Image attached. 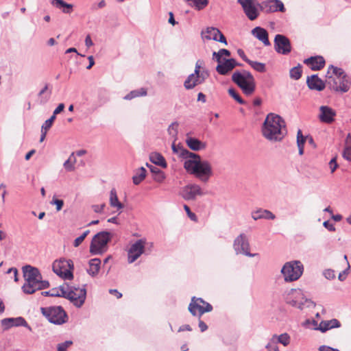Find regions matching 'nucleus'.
<instances>
[{
  "label": "nucleus",
  "instance_id": "61",
  "mask_svg": "<svg viewBox=\"0 0 351 351\" xmlns=\"http://www.w3.org/2000/svg\"><path fill=\"white\" fill-rule=\"evenodd\" d=\"M64 104H60L58 106V107L54 110L53 115H54L56 117V114H58L60 113L61 112H62L64 110Z\"/></svg>",
  "mask_w": 351,
  "mask_h": 351
},
{
  "label": "nucleus",
  "instance_id": "19",
  "mask_svg": "<svg viewBox=\"0 0 351 351\" xmlns=\"http://www.w3.org/2000/svg\"><path fill=\"white\" fill-rule=\"evenodd\" d=\"M2 326L4 329H8L12 326H24L31 330V327L28 325L25 319L22 317L16 318H5L1 321Z\"/></svg>",
  "mask_w": 351,
  "mask_h": 351
},
{
  "label": "nucleus",
  "instance_id": "22",
  "mask_svg": "<svg viewBox=\"0 0 351 351\" xmlns=\"http://www.w3.org/2000/svg\"><path fill=\"white\" fill-rule=\"evenodd\" d=\"M304 62L308 65H310L311 69L313 71H318L322 69L325 64V60L322 56L311 57L306 59Z\"/></svg>",
  "mask_w": 351,
  "mask_h": 351
},
{
  "label": "nucleus",
  "instance_id": "9",
  "mask_svg": "<svg viewBox=\"0 0 351 351\" xmlns=\"http://www.w3.org/2000/svg\"><path fill=\"white\" fill-rule=\"evenodd\" d=\"M112 237V234L108 231H101L96 234L90 245V253L93 255L105 253L108 250V244Z\"/></svg>",
  "mask_w": 351,
  "mask_h": 351
},
{
  "label": "nucleus",
  "instance_id": "46",
  "mask_svg": "<svg viewBox=\"0 0 351 351\" xmlns=\"http://www.w3.org/2000/svg\"><path fill=\"white\" fill-rule=\"evenodd\" d=\"M178 123L173 122L168 128V133L173 137H176L178 134Z\"/></svg>",
  "mask_w": 351,
  "mask_h": 351
},
{
  "label": "nucleus",
  "instance_id": "2",
  "mask_svg": "<svg viewBox=\"0 0 351 351\" xmlns=\"http://www.w3.org/2000/svg\"><path fill=\"white\" fill-rule=\"evenodd\" d=\"M262 132L263 136L270 141H282L286 135L285 121L278 114H269L264 121Z\"/></svg>",
  "mask_w": 351,
  "mask_h": 351
},
{
  "label": "nucleus",
  "instance_id": "14",
  "mask_svg": "<svg viewBox=\"0 0 351 351\" xmlns=\"http://www.w3.org/2000/svg\"><path fill=\"white\" fill-rule=\"evenodd\" d=\"M238 3L241 4L245 14L250 20L254 21L258 17V11L256 5L260 4L256 3V0H238Z\"/></svg>",
  "mask_w": 351,
  "mask_h": 351
},
{
  "label": "nucleus",
  "instance_id": "25",
  "mask_svg": "<svg viewBox=\"0 0 351 351\" xmlns=\"http://www.w3.org/2000/svg\"><path fill=\"white\" fill-rule=\"evenodd\" d=\"M186 143L191 149L195 152L204 149L206 147V143L191 136L186 137Z\"/></svg>",
  "mask_w": 351,
  "mask_h": 351
},
{
  "label": "nucleus",
  "instance_id": "30",
  "mask_svg": "<svg viewBox=\"0 0 351 351\" xmlns=\"http://www.w3.org/2000/svg\"><path fill=\"white\" fill-rule=\"evenodd\" d=\"M51 5L58 9H62L64 14H71L73 12V5L67 3L63 0H51Z\"/></svg>",
  "mask_w": 351,
  "mask_h": 351
},
{
  "label": "nucleus",
  "instance_id": "63",
  "mask_svg": "<svg viewBox=\"0 0 351 351\" xmlns=\"http://www.w3.org/2000/svg\"><path fill=\"white\" fill-rule=\"evenodd\" d=\"M202 63H203V61L200 60H198L196 62L195 71H194V73H195V74H198V72H199L201 71L200 69H201Z\"/></svg>",
  "mask_w": 351,
  "mask_h": 351
},
{
  "label": "nucleus",
  "instance_id": "5",
  "mask_svg": "<svg viewBox=\"0 0 351 351\" xmlns=\"http://www.w3.org/2000/svg\"><path fill=\"white\" fill-rule=\"evenodd\" d=\"M232 82L236 84L246 95H252L256 89L254 76L247 71H235L232 75Z\"/></svg>",
  "mask_w": 351,
  "mask_h": 351
},
{
  "label": "nucleus",
  "instance_id": "54",
  "mask_svg": "<svg viewBox=\"0 0 351 351\" xmlns=\"http://www.w3.org/2000/svg\"><path fill=\"white\" fill-rule=\"evenodd\" d=\"M198 77L201 80L202 82L204 83V81L209 77V72L206 69H203L198 72Z\"/></svg>",
  "mask_w": 351,
  "mask_h": 351
},
{
  "label": "nucleus",
  "instance_id": "62",
  "mask_svg": "<svg viewBox=\"0 0 351 351\" xmlns=\"http://www.w3.org/2000/svg\"><path fill=\"white\" fill-rule=\"evenodd\" d=\"M237 53L239 54V56L245 61L247 63L249 62V61L250 60V59H248L247 58V56H245L244 51L243 49H239L237 50Z\"/></svg>",
  "mask_w": 351,
  "mask_h": 351
},
{
  "label": "nucleus",
  "instance_id": "7",
  "mask_svg": "<svg viewBox=\"0 0 351 351\" xmlns=\"http://www.w3.org/2000/svg\"><path fill=\"white\" fill-rule=\"evenodd\" d=\"M304 270V265L300 261L294 260L286 262L280 273L286 282H292L298 280L303 274Z\"/></svg>",
  "mask_w": 351,
  "mask_h": 351
},
{
  "label": "nucleus",
  "instance_id": "64",
  "mask_svg": "<svg viewBox=\"0 0 351 351\" xmlns=\"http://www.w3.org/2000/svg\"><path fill=\"white\" fill-rule=\"evenodd\" d=\"M84 239L82 236L78 237L74 240L73 246L75 247H78L84 241Z\"/></svg>",
  "mask_w": 351,
  "mask_h": 351
},
{
  "label": "nucleus",
  "instance_id": "43",
  "mask_svg": "<svg viewBox=\"0 0 351 351\" xmlns=\"http://www.w3.org/2000/svg\"><path fill=\"white\" fill-rule=\"evenodd\" d=\"M48 87H49V85L47 84H45L44 88L38 93V96L40 97H41L40 101V104H45L46 102L48 101V100L50 98L51 91H49L48 94L43 96V95L45 93V92L48 90Z\"/></svg>",
  "mask_w": 351,
  "mask_h": 351
},
{
  "label": "nucleus",
  "instance_id": "12",
  "mask_svg": "<svg viewBox=\"0 0 351 351\" xmlns=\"http://www.w3.org/2000/svg\"><path fill=\"white\" fill-rule=\"evenodd\" d=\"M274 49L278 53L289 54L291 51V44L289 39L282 34H276L274 38Z\"/></svg>",
  "mask_w": 351,
  "mask_h": 351
},
{
  "label": "nucleus",
  "instance_id": "60",
  "mask_svg": "<svg viewBox=\"0 0 351 351\" xmlns=\"http://www.w3.org/2000/svg\"><path fill=\"white\" fill-rule=\"evenodd\" d=\"M323 226L329 231H335V226L332 223H330L328 221H324Z\"/></svg>",
  "mask_w": 351,
  "mask_h": 351
},
{
  "label": "nucleus",
  "instance_id": "37",
  "mask_svg": "<svg viewBox=\"0 0 351 351\" xmlns=\"http://www.w3.org/2000/svg\"><path fill=\"white\" fill-rule=\"evenodd\" d=\"M75 162L76 158L75 157V153L73 152L69 158L64 162L63 166L67 171H73L75 170Z\"/></svg>",
  "mask_w": 351,
  "mask_h": 351
},
{
  "label": "nucleus",
  "instance_id": "34",
  "mask_svg": "<svg viewBox=\"0 0 351 351\" xmlns=\"http://www.w3.org/2000/svg\"><path fill=\"white\" fill-rule=\"evenodd\" d=\"M146 177V169L144 167L139 168L132 177L133 183L139 184Z\"/></svg>",
  "mask_w": 351,
  "mask_h": 351
},
{
  "label": "nucleus",
  "instance_id": "40",
  "mask_svg": "<svg viewBox=\"0 0 351 351\" xmlns=\"http://www.w3.org/2000/svg\"><path fill=\"white\" fill-rule=\"evenodd\" d=\"M343 157L348 160L351 161V135H348L346 140V145L343 152Z\"/></svg>",
  "mask_w": 351,
  "mask_h": 351
},
{
  "label": "nucleus",
  "instance_id": "28",
  "mask_svg": "<svg viewBox=\"0 0 351 351\" xmlns=\"http://www.w3.org/2000/svg\"><path fill=\"white\" fill-rule=\"evenodd\" d=\"M341 326L340 322L337 319H332L328 321H322L319 324V330L324 332L330 329L339 328Z\"/></svg>",
  "mask_w": 351,
  "mask_h": 351
},
{
  "label": "nucleus",
  "instance_id": "41",
  "mask_svg": "<svg viewBox=\"0 0 351 351\" xmlns=\"http://www.w3.org/2000/svg\"><path fill=\"white\" fill-rule=\"evenodd\" d=\"M248 64L256 71L264 73L266 71L265 64L264 63L250 60Z\"/></svg>",
  "mask_w": 351,
  "mask_h": 351
},
{
  "label": "nucleus",
  "instance_id": "33",
  "mask_svg": "<svg viewBox=\"0 0 351 351\" xmlns=\"http://www.w3.org/2000/svg\"><path fill=\"white\" fill-rule=\"evenodd\" d=\"M150 160L154 164L160 166L163 168L167 167V162L164 158V157L159 153H152L150 155Z\"/></svg>",
  "mask_w": 351,
  "mask_h": 351
},
{
  "label": "nucleus",
  "instance_id": "11",
  "mask_svg": "<svg viewBox=\"0 0 351 351\" xmlns=\"http://www.w3.org/2000/svg\"><path fill=\"white\" fill-rule=\"evenodd\" d=\"M234 250L237 254H243L248 257H254L258 254H252L250 252V246L247 236L241 233L234 241Z\"/></svg>",
  "mask_w": 351,
  "mask_h": 351
},
{
  "label": "nucleus",
  "instance_id": "50",
  "mask_svg": "<svg viewBox=\"0 0 351 351\" xmlns=\"http://www.w3.org/2000/svg\"><path fill=\"white\" fill-rule=\"evenodd\" d=\"M306 137L303 136L302 131L299 130L297 132V145H304Z\"/></svg>",
  "mask_w": 351,
  "mask_h": 351
},
{
  "label": "nucleus",
  "instance_id": "10",
  "mask_svg": "<svg viewBox=\"0 0 351 351\" xmlns=\"http://www.w3.org/2000/svg\"><path fill=\"white\" fill-rule=\"evenodd\" d=\"M43 315L55 324H62L66 322V314L61 306H50L40 308Z\"/></svg>",
  "mask_w": 351,
  "mask_h": 351
},
{
  "label": "nucleus",
  "instance_id": "32",
  "mask_svg": "<svg viewBox=\"0 0 351 351\" xmlns=\"http://www.w3.org/2000/svg\"><path fill=\"white\" fill-rule=\"evenodd\" d=\"M276 342L278 343H280L285 347L288 346L291 342V337L287 332H284L281 335H273L271 336Z\"/></svg>",
  "mask_w": 351,
  "mask_h": 351
},
{
  "label": "nucleus",
  "instance_id": "15",
  "mask_svg": "<svg viewBox=\"0 0 351 351\" xmlns=\"http://www.w3.org/2000/svg\"><path fill=\"white\" fill-rule=\"evenodd\" d=\"M180 195L185 200H194L197 196H202L204 193L198 184H189L182 188Z\"/></svg>",
  "mask_w": 351,
  "mask_h": 351
},
{
  "label": "nucleus",
  "instance_id": "6",
  "mask_svg": "<svg viewBox=\"0 0 351 351\" xmlns=\"http://www.w3.org/2000/svg\"><path fill=\"white\" fill-rule=\"evenodd\" d=\"M285 301L287 304L300 310L315 306V303L311 300L306 298L302 290L300 289H291L289 290L286 294Z\"/></svg>",
  "mask_w": 351,
  "mask_h": 351
},
{
  "label": "nucleus",
  "instance_id": "44",
  "mask_svg": "<svg viewBox=\"0 0 351 351\" xmlns=\"http://www.w3.org/2000/svg\"><path fill=\"white\" fill-rule=\"evenodd\" d=\"M265 349L267 351H280L276 340L272 337L269 339L268 343L265 346Z\"/></svg>",
  "mask_w": 351,
  "mask_h": 351
},
{
  "label": "nucleus",
  "instance_id": "4",
  "mask_svg": "<svg viewBox=\"0 0 351 351\" xmlns=\"http://www.w3.org/2000/svg\"><path fill=\"white\" fill-rule=\"evenodd\" d=\"M327 75H328L327 84L331 89L342 93H346L349 90L350 80L342 69L331 65L328 68Z\"/></svg>",
  "mask_w": 351,
  "mask_h": 351
},
{
  "label": "nucleus",
  "instance_id": "55",
  "mask_svg": "<svg viewBox=\"0 0 351 351\" xmlns=\"http://www.w3.org/2000/svg\"><path fill=\"white\" fill-rule=\"evenodd\" d=\"M324 276H325L326 278H327L328 280H332V279L335 278V277L334 270L330 269L324 270Z\"/></svg>",
  "mask_w": 351,
  "mask_h": 351
},
{
  "label": "nucleus",
  "instance_id": "24",
  "mask_svg": "<svg viewBox=\"0 0 351 351\" xmlns=\"http://www.w3.org/2000/svg\"><path fill=\"white\" fill-rule=\"evenodd\" d=\"M307 85L310 89L321 91L324 89V83L317 77V75H313L308 77L306 80Z\"/></svg>",
  "mask_w": 351,
  "mask_h": 351
},
{
  "label": "nucleus",
  "instance_id": "52",
  "mask_svg": "<svg viewBox=\"0 0 351 351\" xmlns=\"http://www.w3.org/2000/svg\"><path fill=\"white\" fill-rule=\"evenodd\" d=\"M72 343L71 341H66L64 343H59L58 345V351H66L67 348L72 345Z\"/></svg>",
  "mask_w": 351,
  "mask_h": 351
},
{
  "label": "nucleus",
  "instance_id": "23",
  "mask_svg": "<svg viewBox=\"0 0 351 351\" xmlns=\"http://www.w3.org/2000/svg\"><path fill=\"white\" fill-rule=\"evenodd\" d=\"M252 34L265 46H269L271 45L268 38V33L264 28L256 27L252 30Z\"/></svg>",
  "mask_w": 351,
  "mask_h": 351
},
{
  "label": "nucleus",
  "instance_id": "48",
  "mask_svg": "<svg viewBox=\"0 0 351 351\" xmlns=\"http://www.w3.org/2000/svg\"><path fill=\"white\" fill-rule=\"evenodd\" d=\"M56 117L52 115L49 119L46 120L44 124L42 125V128L45 130H48L52 125Z\"/></svg>",
  "mask_w": 351,
  "mask_h": 351
},
{
  "label": "nucleus",
  "instance_id": "56",
  "mask_svg": "<svg viewBox=\"0 0 351 351\" xmlns=\"http://www.w3.org/2000/svg\"><path fill=\"white\" fill-rule=\"evenodd\" d=\"M184 208L187 213L188 217L193 221H197V217L195 213H192L187 205H184Z\"/></svg>",
  "mask_w": 351,
  "mask_h": 351
},
{
  "label": "nucleus",
  "instance_id": "17",
  "mask_svg": "<svg viewBox=\"0 0 351 351\" xmlns=\"http://www.w3.org/2000/svg\"><path fill=\"white\" fill-rule=\"evenodd\" d=\"M237 66H241V64L235 59L223 58V60H220V63H218L216 71L220 75H226Z\"/></svg>",
  "mask_w": 351,
  "mask_h": 351
},
{
  "label": "nucleus",
  "instance_id": "42",
  "mask_svg": "<svg viewBox=\"0 0 351 351\" xmlns=\"http://www.w3.org/2000/svg\"><path fill=\"white\" fill-rule=\"evenodd\" d=\"M301 68L302 67L300 64L298 66H295V67L292 68L289 72L290 77L293 80H299L302 75V69Z\"/></svg>",
  "mask_w": 351,
  "mask_h": 351
},
{
  "label": "nucleus",
  "instance_id": "3",
  "mask_svg": "<svg viewBox=\"0 0 351 351\" xmlns=\"http://www.w3.org/2000/svg\"><path fill=\"white\" fill-rule=\"evenodd\" d=\"M23 277L25 282L22 287L25 293L32 294L37 290H41L49 287V282L43 280L42 275L36 267L25 265L23 267Z\"/></svg>",
  "mask_w": 351,
  "mask_h": 351
},
{
  "label": "nucleus",
  "instance_id": "20",
  "mask_svg": "<svg viewBox=\"0 0 351 351\" xmlns=\"http://www.w3.org/2000/svg\"><path fill=\"white\" fill-rule=\"evenodd\" d=\"M319 110V117L322 122L331 123L334 120L336 113L333 109L326 106H322Z\"/></svg>",
  "mask_w": 351,
  "mask_h": 351
},
{
  "label": "nucleus",
  "instance_id": "59",
  "mask_svg": "<svg viewBox=\"0 0 351 351\" xmlns=\"http://www.w3.org/2000/svg\"><path fill=\"white\" fill-rule=\"evenodd\" d=\"M329 167L330 169L331 173H333L337 168L338 167V164L337 163L336 157L332 158L329 162Z\"/></svg>",
  "mask_w": 351,
  "mask_h": 351
},
{
  "label": "nucleus",
  "instance_id": "45",
  "mask_svg": "<svg viewBox=\"0 0 351 351\" xmlns=\"http://www.w3.org/2000/svg\"><path fill=\"white\" fill-rule=\"evenodd\" d=\"M229 95L240 104H245V101L241 97L239 93L234 88L228 89Z\"/></svg>",
  "mask_w": 351,
  "mask_h": 351
},
{
  "label": "nucleus",
  "instance_id": "1",
  "mask_svg": "<svg viewBox=\"0 0 351 351\" xmlns=\"http://www.w3.org/2000/svg\"><path fill=\"white\" fill-rule=\"evenodd\" d=\"M171 147L174 154L184 160L183 166L189 173L195 176L204 182H206L212 176L213 169L209 161L202 160L199 155L189 152L175 143L172 144Z\"/></svg>",
  "mask_w": 351,
  "mask_h": 351
},
{
  "label": "nucleus",
  "instance_id": "57",
  "mask_svg": "<svg viewBox=\"0 0 351 351\" xmlns=\"http://www.w3.org/2000/svg\"><path fill=\"white\" fill-rule=\"evenodd\" d=\"M165 178V173L161 170L154 176V180L158 182H162Z\"/></svg>",
  "mask_w": 351,
  "mask_h": 351
},
{
  "label": "nucleus",
  "instance_id": "18",
  "mask_svg": "<svg viewBox=\"0 0 351 351\" xmlns=\"http://www.w3.org/2000/svg\"><path fill=\"white\" fill-rule=\"evenodd\" d=\"M261 9L267 13L275 12L277 11L284 12L285 8L283 3L280 0H267L259 5Z\"/></svg>",
  "mask_w": 351,
  "mask_h": 351
},
{
  "label": "nucleus",
  "instance_id": "29",
  "mask_svg": "<svg viewBox=\"0 0 351 351\" xmlns=\"http://www.w3.org/2000/svg\"><path fill=\"white\" fill-rule=\"evenodd\" d=\"M69 266L70 268H73V264L71 261H56L53 262L52 265V269L54 273H56L58 276H61L62 274V271Z\"/></svg>",
  "mask_w": 351,
  "mask_h": 351
},
{
  "label": "nucleus",
  "instance_id": "35",
  "mask_svg": "<svg viewBox=\"0 0 351 351\" xmlns=\"http://www.w3.org/2000/svg\"><path fill=\"white\" fill-rule=\"evenodd\" d=\"M147 95V90L145 88H141L139 89L132 90L128 95L124 97V99L130 100L134 98Z\"/></svg>",
  "mask_w": 351,
  "mask_h": 351
},
{
  "label": "nucleus",
  "instance_id": "16",
  "mask_svg": "<svg viewBox=\"0 0 351 351\" xmlns=\"http://www.w3.org/2000/svg\"><path fill=\"white\" fill-rule=\"evenodd\" d=\"M145 241L139 239L133 243L128 251V263H132L138 258L145 251Z\"/></svg>",
  "mask_w": 351,
  "mask_h": 351
},
{
  "label": "nucleus",
  "instance_id": "49",
  "mask_svg": "<svg viewBox=\"0 0 351 351\" xmlns=\"http://www.w3.org/2000/svg\"><path fill=\"white\" fill-rule=\"evenodd\" d=\"M106 207V204L103 203L101 204H94L91 206L93 210L96 213H103L104 208Z\"/></svg>",
  "mask_w": 351,
  "mask_h": 351
},
{
  "label": "nucleus",
  "instance_id": "21",
  "mask_svg": "<svg viewBox=\"0 0 351 351\" xmlns=\"http://www.w3.org/2000/svg\"><path fill=\"white\" fill-rule=\"evenodd\" d=\"M251 217L254 220H258L261 219L274 220L276 218L274 214L270 210L267 209L258 208L251 213Z\"/></svg>",
  "mask_w": 351,
  "mask_h": 351
},
{
  "label": "nucleus",
  "instance_id": "38",
  "mask_svg": "<svg viewBox=\"0 0 351 351\" xmlns=\"http://www.w3.org/2000/svg\"><path fill=\"white\" fill-rule=\"evenodd\" d=\"M231 53L229 50L226 49H221L218 51L213 53V59L216 60L217 63H220V60H223V56H230Z\"/></svg>",
  "mask_w": 351,
  "mask_h": 351
},
{
  "label": "nucleus",
  "instance_id": "51",
  "mask_svg": "<svg viewBox=\"0 0 351 351\" xmlns=\"http://www.w3.org/2000/svg\"><path fill=\"white\" fill-rule=\"evenodd\" d=\"M60 276L66 280H71L73 278V275L70 269H66V267L62 271V274Z\"/></svg>",
  "mask_w": 351,
  "mask_h": 351
},
{
  "label": "nucleus",
  "instance_id": "27",
  "mask_svg": "<svg viewBox=\"0 0 351 351\" xmlns=\"http://www.w3.org/2000/svg\"><path fill=\"white\" fill-rule=\"evenodd\" d=\"M201 84H202V82L198 77V74L193 73L187 77L184 82V86L186 89L191 90Z\"/></svg>",
  "mask_w": 351,
  "mask_h": 351
},
{
  "label": "nucleus",
  "instance_id": "58",
  "mask_svg": "<svg viewBox=\"0 0 351 351\" xmlns=\"http://www.w3.org/2000/svg\"><path fill=\"white\" fill-rule=\"evenodd\" d=\"M350 268V264L348 263L347 268L339 274L338 278L340 281H343L346 279V275L348 274Z\"/></svg>",
  "mask_w": 351,
  "mask_h": 351
},
{
  "label": "nucleus",
  "instance_id": "36",
  "mask_svg": "<svg viewBox=\"0 0 351 351\" xmlns=\"http://www.w3.org/2000/svg\"><path fill=\"white\" fill-rule=\"evenodd\" d=\"M206 35L204 36V38L207 40H217L220 30L215 27H208L206 30Z\"/></svg>",
  "mask_w": 351,
  "mask_h": 351
},
{
  "label": "nucleus",
  "instance_id": "8",
  "mask_svg": "<svg viewBox=\"0 0 351 351\" xmlns=\"http://www.w3.org/2000/svg\"><path fill=\"white\" fill-rule=\"evenodd\" d=\"M213 310V306L209 303L205 302L201 298L193 297L191 302L189 306V312L193 315H197V311L199 313V328L201 332H204L207 330V325L200 319V317L204 313L210 312Z\"/></svg>",
  "mask_w": 351,
  "mask_h": 351
},
{
  "label": "nucleus",
  "instance_id": "13",
  "mask_svg": "<svg viewBox=\"0 0 351 351\" xmlns=\"http://www.w3.org/2000/svg\"><path fill=\"white\" fill-rule=\"evenodd\" d=\"M72 298H69L74 306L80 308L84 303L86 297V291L84 287L82 288L71 287L70 295Z\"/></svg>",
  "mask_w": 351,
  "mask_h": 351
},
{
  "label": "nucleus",
  "instance_id": "53",
  "mask_svg": "<svg viewBox=\"0 0 351 351\" xmlns=\"http://www.w3.org/2000/svg\"><path fill=\"white\" fill-rule=\"evenodd\" d=\"M51 204L56 205L57 211H60L64 205V202L62 199H58L53 197L51 202Z\"/></svg>",
  "mask_w": 351,
  "mask_h": 351
},
{
  "label": "nucleus",
  "instance_id": "26",
  "mask_svg": "<svg viewBox=\"0 0 351 351\" xmlns=\"http://www.w3.org/2000/svg\"><path fill=\"white\" fill-rule=\"evenodd\" d=\"M109 203L111 207L117 209V212H118L119 214L121 213L124 205L119 202L117 191L114 189H112L110 192Z\"/></svg>",
  "mask_w": 351,
  "mask_h": 351
},
{
  "label": "nucleus",
  "instance_id": "47",
  "mask_svg": "<svg viewBox=\"0 0 351 351\" xmlns=\"http://www.w3.org/2000/svg\"><path fill=\"white\" fill-rule=\"evenodd\" d=\"M59 289H60V292H59L58 297L64 298L68 300H69V298H72V297L69 296L70 295V287H68V289H66L64 287V286H60Z\"/></svg>",
  "mask_w": 351,
  "mask_h": 351
},
{
  "label": "nucleus",
  "instance_id": "31",
  "mask_svg": "<svg viewBox=\"0 0 351 351\" xmlns=\"http://www.w3.org/2000/svg\"><path fill=\"white\" fill-rule=\"evenodd\" d=\"M101 265V261L99 258H92L88 262V268L86 269L87 273L94 277L97 275Z\"/></svg>",
  "mask_w": 351,
  "mask_h": 351
},
{
  "label": "nucleus",
  "instance_id": "39",
  "mask_svg": "<svg viewBox=\"0 0 351 351\" xmlns=\"http://www.w3.org/2000/svg\"><path fill=\"white\" fill-rule=\"evenodd\" d=\"M190 5L195 7L198 10L204 9L208 3V0H185Z\"/></svg>",
  "mask_w": 351,
  "mask_h": 351
}]
</instances>
